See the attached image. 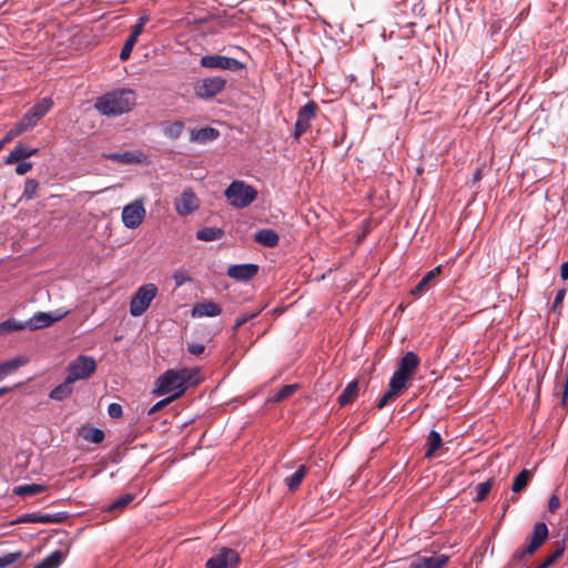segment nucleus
<instances>
[{
    "label": "nucleus",
    "mask_w": 568,
    "mask_h": 568,
    "mask_svg": "<svg viewBox=\"0 0 568 568\" xmlns=\"http://www.w3.org/2000/svg\"><path fill=\"white\" fill-rule=\"evenodd\" d=\"M94 105L104 115H120L135 105V93L130 89L116 90L98 98Z\"/></svg>",
    "instance_id": "1"
},
{
    "label": "nucleus",
    "mask_w": 568,
    "mask_h": 568,
    "mask_svg": "<svg viewBox=\"0 0 568 568\" xmlns=\"http://www.w3.org/2000/svg\"><path fill=\"white\" fill-rule=\"evenodd\" d=\"M191 378L192 373L187 368L179 371L169 369L158 378L153 394H170V397L176 399L184 394L187 388V382Z\"/></svg>",
    "instance_id": "2"
},
{
    "label": "nucleus",
    "mask_w": 568,
    "mask_h": 568,
    "mask_svg": "<svg viewBox=\"0 0 568 568\" xmlns=\"http://www.w3.org/2000/svg\"><path fill=\"white\" fill-rule=\"evenodd\" d=\"M53 102L50 98H43L37 102L14 125L10 134L18 135L31 130L51 110Z\"/></svg>",
    "instance_id": "3"
},
{
    "label": "nucleus",
    "mask_w": 568,
    "mask_h": 568,
    "mask_svg": "<svg viewBox=\"0 0 568 568\" xmlns=\"http://www.w3.org/2000/svg\"><path fill=\"white\" fill-rule=\"evenodd\" d=\"M224 195L234 207L244 209L256 199L257 192L243 181H233L225 190Z\"/></svg>",
    "instance_id": "4"
},
{
    "label": "nucleus",
    "mask_w": 568,
    "mask_h": 568,
    "mask_svg": "<svg viewBox=\"0 0 568 568\" xmlns=\"http://www.w3.org/2000/svg\"><path fill=\"white\" fill-rule=\"evenodd\" d=\"M158 294V287L153 283L143 284L138 288L130 301V314L141 316L150 306Z\"/></svg>",
    "instance_id": "5"
},
{
    "label": "nucleus",
    "mask_w": 568,
    "mask_h": 568,
    "mask_svg": "<svg viewBox=\"0 0 568 568\" xmlns=\"http://www.w3.org/2000/svg\"><path fill=\"white\" fill-rule=\"evenodd\" d=\"M448 561L449 556L445 554L423 550L412 555L407 559V568H444Z\"/></svg>",
    "instance_id": "6"
},
{
    "label": "nucleus",
    "mask_w": 568,
    "mask_h": 568,
    "mask_svg": "<svg viewBox=\"0 0 568 568\" xmlns=\"http://www.w3.org/2000/svg\"><path fill=\"white\" fill-rule=\"evenodd\" d=\"M97 368V363L93 357L80 355L68 365L67 377L72 383L79 379L89 378Z\"/></svg>",
    "instance_id": "7"
},
{
    "label": "nucleus",
    "mask_w": 568,
    "mask_h": 568,
    "mask_svg": "<svg viewBox=\"0 0 568 568\" xmlns=\"http://www.w3.org/2000/svg\"><path fill=\"white\" fill-rule=\"evenodd\" d=\"M419 358L414 352H406L399 359L398 367L390 379L407 386L408 379L414 375L419 366Z\"/></svg>",
    "instance_id": "8"
},
{
    "label": "nucleus",
    "mask_w": 568,
    "mask_h": 568,
    "mask_svg": "<svg viewBox=\"0 0 568 568\" xmlns=\"http://www.w3.org/2000/svg\"><path fill=\"white\" fill-rule=\"evenodd\" d=\"M226 80L222 77L205 78L194 84V92L197 98L209 100L224 90Z\"/></svg>",
    "instance_id": "9"
},
{
    "label": "nucleus",
    "mask_w": 568,
    "mask_h": 568,
    "mask_svg": "<svg viewBox=\"0 0 568 568\" xmlns=\"http://www.w3.org/2000/svg\"><path fill=\"white\" fill-rule=\"evenodd\" d=\"M122 222L128 229H136L145 217V207L143 199H136L126 204L122 210Z\"/></svg>",
    "instance_id": "10"
},
{
    "label": "nucleus",
    "mask_w": 568,
    "mask_h": 568,
    "mask_svg": "<svg viewBox=\"0 0 568 568\" xmlns=\"http://www.w3.org/2000/svg\"><path fill=\"white\" fill-rule=\"evenodd\" d=\"M240 555L235 549L223 547L207 559L205 568H236Z\"/></svg>",
    "instance_id": "11"
},
{
    "label": "nucleus",
    "mask_w": 568,
    "mask_h": 568,
    "mask_svg": "<svg viewBox=\"0 0 568 568\" xmlns=\"http://www.w3.org/2000/svg\"><path fill=\"white\" fill-rule=\"evenodd\" d=\"M317 104L314 101H308L298 110L293 132L294 139L298 140L311 128V122L315 118Z\"/></svg>",
    "instance_id": "12"
},
{
    "label": "nucleus",
    "mask_w": 568,
    "mask_h": 568,
    "mask_svg": "<svg viewBox=\"0 0 568 568\" xmlns=\"http://www.w3.org/2000/svg\"><path fill=\"white\" fill-rule=\"evenodd\" d=\"M200 64L207 69L229 71H239L243 68V64L237 59L219 54L203 55L200 60Z\"/></svg>",
    "instance_id": "13"
},
{
    "label": "nucleus",
    "mask_w": 568,
    "mask_h": 568,
    "mask_svg": "<svg viewBox=\"0 0 568 568\" xmlns=\"http://www.w3.org/2000/svg\"><path fill=\"white\" fill-rule=\"evenodd\" d=\"M69 311L60 312H38L36 313L27 323L26 327H28L30 331H37L41 328H45L54 324L55 322L62 320L64 316H67Z\"/></svg>",
    "instance_id": "14"
},
{
    "label": "nucleus",
    "mask_w": 568,
    "mask_h": 568,
    "mask_svg": "<svg viewBox=\"0 0 568 568\" xmlns=\"http://www.w3.org/2000/svg\"><path fill=\"white\" fill-rule=\"evenodd\" d=\"M548 527L545 523H537L532 528L528 546L521 550V557L532 555L540 546L544 545L548 537Z\"/></svg>",
    "instance_id": "15"
},
{
    "label": "nucleus",
    "mask_w": 568,
    "mask_h": 568,
    "mask_svg": "<svg viewBox=\"0 0 568 568\" xmlns=\"http://www.w3.org/2000/svg\"><path fill=\"white\" fill-rule=\"evenodd\" d=\"M174 206L176 212L184 216L193 213L200 206V201L195 193L187 189L184 190L181 195L175 200Z\"/></svg>",
    "instance_id": "16"
},
{
    "label": "nucleus",
    "mask_w": 568,
    "mask_h": 568,
    "mask_svg": "<svg viewBox=\"0 0 568 568\" xmlns=\"http://www.w3.org/2000/svg\"><path fill=\"white\" fill-rule=\"evenodd\" d=\"M257 272L258 266L256 264L246 263L229 266L226 274L235 281H250L257 274Z\"/></svg>",
    "instance_id": "17"
},
{
    "label": "nucleus",
    "mask_w": 568,
    "mask_h": 568,
    "mask_svg": "<svg viewBox=\"0 0 568 568\" xmlns=\"http://www.w3.org/2000/svg\"><path fill=\"white\" fill-rule=\"evenodd\" d=\"M222 313V308L219 304L212 300H203L195 303L191 310L192 317H215Z\"/></svg>",
    "instance_id": "18"
},
{
    "label": "nucleus",
    "mask_w": 568,
    "mask_h": 568,
    "mask_svg": "<svg viewBox=\"0 0 568 568\" xmlns=\"http://www.w3.org/2000/svg\"><path fill=\"white\" fill-rule=\"evenodd\" d=\"M104 156L108 160L123 164L143 163L146 160V156L142 152L133 153L129 151L110 153Z\"/></svg>",
    "instance_id": "19"
},
{
    "label": "nucleus",
    "mask_w": 568,
    "mask_h": 568,
    "mask_svg": "<svg viewBox=\"0 0 568 568\" xmlns=\"http://www.w3.org/2000/svg\"><path fill=\"white\" fill-rule=\"evenodd\" d=\"M38 152V149L30 148L26 144H17L8 154L6 163L12 164L23 161Z\"/></svg>",
    "instance_id": "20"
},
{
    "label": "nucleus",
    "mask_w": 568,
    "mask_h": 568,
    "mask_svg": "<svg viewBox=\"0 0 568 568\" xmlns=\"http://www.w3.org/2000/svg\"><path fill=\"white\" fill-rule=\"evenodd\" d=\"M28 363L26 356H17L0 363V382Z\"/></svg>",
    "instance_id": "21"
},
{
    "label": "nucleus",
    "mask_w": 568,
    "mask_h": 568,
    "mask_svg": "<svg viewBox=\"0 0 568 568\" xmlns=\"http://www.w3.org/2000/svg\"><path fill=\"white\" fill-rule=\"evenodd\" d=\"M254 240L266 247H275L278 244L280 236L271 229H262L254 234Z\"/></svg>",
    "instance_id": "22"
},
{
    "label": "nucleus",
    "mask_w": 568,
    "mask_h": 568,
    "mask_svg": "<svg viewBox=\"0 0 568 568\" xmlns=\"http://www.w3.org/2000/svg\"><path fill=\"white\" fill-rule=\"evenodd\" d=\"M406 387L403 384H399L390 379L387 392L379 398V400L376 404L377 409L384 408L389 400L394 399Z\"/></svg>",
    "instance_id": "23"
},
{
    "label": "nucleus",
    "mask_w": 568,
    "mask_h": 568,
    "mask_svg": "<svg viewBox=\"0 0 568 568\" xmlns=\"http://www.w3.org/2000/svg\"><path fill=\"white\" fill-rule=\"evenodd\" d=\"M406 387L403 384H399L390 379L387 392L379 398V400L376 404L377 409L384 408L389 400L394 399Z\"/></svg>",
    "instance_id": "24"
},
{
    "label": "nucleus",
    "mask_w": 568,
    "mask_h": 568,
    "mask_svg": "<svg viewBox=\"0 0 568 568\" xmlns=\"http://www.w3.org/2000/svg\"><path fill=\"white\" fill-rule=\"evenodd\" d=\"M406 387L403 384H399L390 379L387 392L379 398V400L376 404L377 409L384 408L389 400L394 399Z\"/></svg>",
    "instance_id": "25"
},
{
    "label": "nucleus",
    "mask_w": 568,
    "mask_h": 568,
    "mask_svg": "<svg viewBox=\"0 0 568 568\" xmlns=\"http://www.w3.org/2000/svg\"><path fill=\"white\" fill-rule=\"evenodd\" d=\"M406 387L403 384H399L390 379L387 392L379 398V400L376 404L377 409L384 408L389 400L394 399Z\"/></svg>",
    "instance_id": "26"
},
{
    "label": "nucleus",
    "mask_w": 568,
    "mask_h": 568,
    "mask_svg": "<svg viewBox=\"0 0 568 568\" xmlns=\"http://www.w3.org/2000/svg\"><path fill=\"white\" fill-rule=\"evenodd\" d=\"M219 136V131L213 128H202L191 132L190 140L195 143H206Z\"/></svg>",
    "instance_id": "27"
},
{
    "label": "nucleus",
    "mask_w": 568,
    "mask_h": 568,
    "mask_svg": "<svg viewBox=\"0 0 568 568\" xmlns=\"http://www.w3.org/2000/svg\"><path fill=\"white\" fill-rule=\"evenodd\" d=\"M442 272V265L436 266L432 271L427 272L419 283L410 291L414 296L422 295L428 287V284Z\"/></svg>",
    "instance_id": "28"
},
{
    "label": "nucleus",
    "mask_w": 568,
    "mask_h": 568,
    "mask_svg": "<svg viewBox=\"0 0 568 568\" xmlns=\"http://www.w3.org/2000/svg\"><path fill=\"white\" fill-rule=\"evenodd\" d=\"M358 394V383L356 381H352L346 385L344 390L338 396V404L341 406L348 405L354 402Z\"/></svg>",
    "instance_id": "29"
},
{
    "label": "nucleus",
    "mask_w": 568,
    "mask_h": 568,
    "mask_svg": "<svg viewBox=\"0 0 568 568\" xmlns=\"http://www.w3.org/2000/svg\"><path fill=\"white\" fill-rule=\"evenodd\" d=\"M308 468L305 465H300L294 474L285 478V485L291 491L296 490L304 477L306 476Z\"/></svg>",
    "instance_id": "30"
},
{
    "label": "nucleus",
    "mask_w": 568,
    "mask_h": 568,
    "mask_svg": "<svg viewBox=\"0 0 568 568\" xmlns=\"http://www.w3.org/2000/svg\"><path fill=\"white\" fill-rule=\"evenodd\" d=\"M72 382L65 377L64 382L55 386L49 394V397L53 400H63L72 393Z\"/></svg>",
    "instance_id": "31"
},
{
    "label": "nucleus",
    "mask_w": 568,
    "mask_h": 568,
    "mask_svg": "<svg viewBox=\"0 0 568 568\" xmlns=\"http://www.w3.org/2000/svg\"><path fill=\"white\" fill-rule=\"evenodd\" d=\"M162 131L166 138L176 140L182 135L184 131V123L182 121L163 122Z\"/></svg>",
    "instance_id": "32"
},
{
    "label": "nucleus",
    "mask_w": 568,
    "mask_h": 568,
    "mask_svg": "<svg viewBox=\"0 0 568 568\" xmlns=\"http://www.w3.org/2000/svg\"><path fill=\"white\" fill-rule=\"evenodd\" d=\"M65 554L61 550H55L40 561L34 568H58L64 560Z\"/></svg>",
    "instance_id": "33"
},
{
    "label": "nucleus",
    "mask_w": 568,
    "mask_h": 568,
    "mask_svg": "<svg viewBox=\"0 0 568 568\" xmlns=\"http://www.w3.org/2000/svg\"><path fill=\"white\" fill-rule=\"evenodd\" d=\"M442 444L443 439L440 434L436 430H430L426 442L427 449L425 452V457L432 458L435 455L436 450L442 446Z\"/></svg>",
    "instance_id": "34"
},
{
    "label": "nucleus",
    "mask_w": 568,
    "mask_h": 568,
    "mask_svg": "<svg viewBox=\"0 0 568 568\" xmlns=\"http://www.w3.org/2000/svg\"><path fill=\"white\" fill-rule=\"evenodd\" d=\"M531 479V471L523 469L514 479L511 490L516 494L523 491Z\"/></svg>",
    "instance_id": "35"
},
{
    "label": "nucleus",
    "mask_w": 568,
    "mask_h": 568,
    "mask_svg": "<svg viewBox=\"0 0 568 568\" xmlns=\"http://www.w3.org/2000/svg\"><path fill=\"white\" fill-rule=\"evenodd\" d=\"M45 490V486L40 484H26L14 487L13 493L18 496H32Z\"/></svg>",
    "instance_id": "36"
},
{
    "label": "nucleus",
    "mask_w": 568,
    "mask_h": 568,
    "mask_svg": "<svg viewBox=\"0 0 568 568\" xmlns=\"http://www.w3.org/2000/svg\"><path fill=\"white\" fill-rule=\"evenodd\" d=\"M223 236V231L216 227H204L196 232V239L200 241H216Z\"/></svg>",
    "instance_id": "37"
},
{
    "label": "nucleus",
    "mask_w": 568,
    "mask_h": 568,
    "mask_svg": "<svg viewBox=\"0 0 568 568\" xmlns=\"http://www.w3.org/2000/svg\"><path fill=\"white\" fill-rule=\"evenodd\" d=\"M81 436L90 443L100 444L104 439L103 430L94 427H83L81 430Z\"/></svg>",
    "instance_id": "38"
},
{
    "label": "nucleus",
    "mask_w": 568,
    "mask_h": 568,
    "mask_svg": "<svg viewBox=\"0 0 568 568\" xmlns=\"http://www.w3.org/2000/svg\"><path fill=\"white\" fill-rule=\"evenodd\" d=\"M134 499V495L124 494L123 496L115 499L112 504L106 507V511H121L123 510L132 500Z\"/></svg>",
    "instance_id": "39"
},
{
    "label": "nucleus",
    "mask_w": 568,
    "mask_h": 568,
    "mask_svg": "<svg viewBox=\"0 0 568 568\" xmlns=\"http://www.w3.org/2000/svg\"><path fill=\"white\" fill-rule=\"evenodd\" d=\"M26 327V324L19 323L12 318H9L2 323H0V336L6 335L8 333L20 331Z\"/></svg>",
    "instance_id": "40"
},
{
    "label": "nucleus",
    "mask_w": 568,
    "mask_h": 568,
    "mask_svg": "<svg viewBox=\"0 0 568 568\" xmlns=\"http://www.w3.org/2000/svg\"><path fill=\"white\" fill-rule=\"evenodd\" d=\"M565 551V544H559L556 549L537 568H548L556 562Z\"/></svg>",
    "instance_id": "41"
},
{
    "label": "nucleus",
    "mask_w": 568,
    "mask_h": 568,
    "mask_svg": "<svg viewBox=\"0 0 568 568\" xmlns=\"http://www.w3.org/2000/svg\"><path fill=\"white\" fill-rule=\"evenodd\" d=\"M38 187H39V183L37 180L27 179L24 182L22 197L26 200H32L37 193Z\"/></svg>",
    "instance_id": "42"
},
{
    "label": "nucleus",
    "mask_w": 568,
    "mask_h": 568,
    "mask_svg": "<svg viewBox=\"0 0 568 568\" xmlns=\"http://www.w3.org/2000/svg\"><path fill=\"white\" fill-rule=\"evenodd\" d=\"M296 389H297V385H295V384L285 385L273 396L272 399L274 402H281V400L292 396L296 392Z\"/></svg>",
    "instance_id": "43"
},
{
    "label": "nucleus",
    "mask_w": 568,
    "mask_h": 568,
    "mask_svg": "<svg viewBox=\"0 0 568 568\" xmlns=\"http://www.w3.org/2000/svg\"><path fill=\"white\" fill-rule=\"evenodd\" d=\"M491 486H493L491 480H486V481L479 483L476 486V497H475V500L476 501L484 500L487 497V495L489 494V491L491 489Z\"/></svg>",
    "instance_id": "44"
},
{
    "label": "nucleus",
    "mask_w": 568,
    "mask_h": 568,
    "mask_svg": "<svg viewBox=\"0 0 568 568\" xmlns=\"http://www.w3.org/2000/svg\"><path fill=\"white\" fill-rule=\"evenodd\" d=\"M135 43H136V39L129 36L128 39L125 40L124 45L122 47V49L120 51V54H119V58L121 61H126L130 58Z\"/></svg>",
    "instance_id": "45"
},
{
    "label": "nucleus",
    "mask_w": 568,
    "mask_h": 568,
    "mask_svg": "<svg viewBox=\"0 0 568 568\" xmlns=\"http://www.w3.org/2000/svg\"><path fill=\"white\" fill-rule=\"evenodd\" d=\"M22 554L20 551L9 552L0 557V568H6L12 564H14Z\"/></svg>",
    "instance_id": "46"
},
{
    "label": "nucleus",
    "mask_w": 568,
    "mask_h": 568,
    "mask_svg": "<svg viewBox=\"0 0 568 568\" xmlns=\"http://www.w3.org/2000/svg\"><path fill=\"white\" fill-rule=\"evenodd\" d=\"M149 21L146 16H142L138 19L136 23L132 28L130 37H133L138 40L139 36L142 33L145 23Z\"/></svg>",
    "instance_id": "47"
},
{
    "label": "nucleus",
    "mask_w": 568,
    "mask_h": 568,
    "mask_svg": "<svg viewBox=\"0 0 568 568\" xmlns=\"http://www.w3.org/2000/svg\"><path fill=\"white\" fill-rule=\"evenodd\" d=\"M173 280L176 287H180L191 281L190 276L184 271H175Z\"/></svg>",
    "instance_id": "48"
},
{
    "label": "nucleus",
    "mask_w": 568,
    "mask_h": 568,
    "mask_svg": "<svg viewBox=\"0 0 568 568\" xmlns=\"http://www.w3.org/2000/svg\"><path fill=\"white\" fill-rule=\"evenodd\" d=\"M174 399L170 396H168L166 398L164 399H161L159 400L158 403H155L149 410H148V414L149 415H152L156 412H159L160 409L164 408L166 405H169L170 403H172Z\"/></svg>",
    "instance_id": "49"
},
{
    "label": "nucleus",
    "mask_w": 568,
    "mask_h": 568,
    "mask_svg": "<svg viewBox=\"0 0 568 568\" xmlns=\"http://www.w3.org/2000/svg\"><path fill=\"white\" fill-rule=\"evenodd\" d=\"M260 311L257 312H254V313H251V314H244L242 316H240L235 323H234V326H233V329L234 331H237L242 325H244L248 320H252L254 317H256L258 315Z\"/></svg>",
    "instance_id": "50"
},
{
    "label": "nucleus",
    "mask_w": 568,
    "mask_h": 568,
    "mask_svg": "<svg viewBox=\"0 0 568 568\" xmlns=\"http://www.w3.org/2000/svg\"><path fill=\"white\" fill-rule=\"evenodd\" d=\"M108 414L112 418H120L123 415L122 406L118 403H112L108 407Z\"/></svg>",
    "instance_id": "51"
},
{
    "label": "nucleus",
    "mask_w": 568,
    "mask_h": 568,
    "mask_svg": "<svg viewBox=\"0 0 568 568\" xmlns=\"http://www.w3.org/2000/svg\"><path fill=\"white\" fill-rule=\"evenodd\" d=\"M32 169V164L30 162H18V165L16 166V173L18 175H23L27 172H29Z\"/></svg>",
    "instance_id": "52"
},
{
    "label": "nucleus",
    "mask_w": 568,
    "mask_h": 568,
    "mask_svg": "<svg viewBox=\"0 0 568 568\" xmlns=\"http://www.w3.org/2000/svg\"><path fill=\"white\" fill-rule=\"evenodd\" d=\"M205 347L200 343H191L187 345V351L192 355H201L204 352Z\"/></svg>",
    "instance_id": "53"
},
{
    "label": "nucleus",
    "mask_w": 568,
    "mask_h": 568,
    "mask_svg": "<svg viewBox=\"0 0 568 568\" xmlns=\"http://www.w3.org/2000/svg\"><path fill=\"white\" fill-rule=\"evenodd\" d=\"M18 523H39L38 514H24L17 519Z\"/></svg>",
    "instance_id": "54"
},
{
    "label": "nucleus",
    "mask_w": 568,
    "mask_h": 568,
    "mask_svg": "<svg viewBox=\"0 0 568 568\" xmlns=\"http://www.w3.org/2000/svg\"><path fill=\"white\" fill-rule=\"evenodd\" d=\"M560 507V499L557 495H552L548 501L549 511L554 513Z\"/></svg>",
    "instance_id": "55"
},
{
    "label": "nucleus",
    "mask_w": 568,
    "mask_h": 568,
    "mask_svg": "<svg viewBox=\"0 0 568 568\" xmlns=\"http://www.w3.org/2000/svg\"><path fill=\"white\" fill-rule=\"evenodd\" d=\"M57 521H59V519L57 518V515H52V514L39 515V523H41V524L57 523Z\"/></svg>",
    "instance_id": "56"
},
{
    "label": "nucleus",
    "mask_w": 568,
    "mask_h": 568,
    "mask_svg": "<svg viewBox=\"0 0 568 568\" xmlns=\"http://www.w3.org/2000/svg\"><path fill=\"white\" fill-rule=\"evenodd\" d=\"M565 293H566L565 290H560V291L557 292V294L555 296V300H554V307H556V306H558L559 304L562 303Z\"/></svg>",
    "instance_id": "57"
},
{
    "label": "nucleus",
    "mask_w": 568,
    "mask_h": 568,
    "mask_svg": "<svg viewBox=\"0 0 568 568\" xmlns=\"http://www.w3.org/2000/svg\"><path fill=\"white\" fill-rule=\"evenodd\" d=\"M560 276L562 280H568V261L565 262L560 267Z\"/></svg>",
    "instance_id": "58"
},
{
    "label": "nucleus",
    "mask_w": 568,
    "mask_h": 568,
    "mask_svg": "<svg viewBox=\"0 0 568 568\" xmlns=\"http://www.w3.org/2000/svg\"><path fill=\"white\" fill-rule=\"evenodd\" d=\"M568 396V378L566 381V384H565V389H564V394H562V402L565 403L566 398Z\"/></svg>",
    "instance_id": "59"
},
{
    "label": "nucleus",
    "mask_w": 568,
    "mask_h": 568,
    "mask_svg": "<svg viewBox=\"0 0 568 568\" xmlns=\"http://www.w3.org/2000/svg\"><path fill=\"white\" fill-rule=\"evenodd\" d=\"M9 390H10L9 387H1L0 388V397L3 396L4 394H7Z\"/></svg>",
    "instance_id": "60"
}]
</instances>
